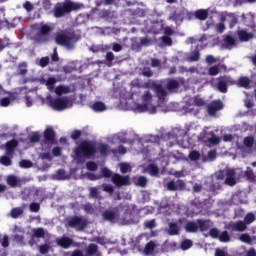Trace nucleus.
I'll return each instance as SVG.
<instances>
[{"instance_id": "obj_1", "label": "nucleus", "mask_w": 256, "mask_h": 256, "mask_svg": "<svg viewBox=\"0 0 256 256\" xmlns=\"http://www.w3.org/2000/svg\"><path fill=\"white\" fill-rule=\"evenodd\" d=\"M141 101L143 102L142 104L134 103L131 106L134 113H157V108L151 104L153 103V94H151V92H144L141 96Z\"/></svg>"}, {"instance_id": "obj_2", "label": "nucleus", "mask_w": 256, "mask_h": 256, "mask_svg": "<svg viewBox=\"0 0 256 256\" xmlns=\"http://www.w3.org/2000/svg\"><path fill=\"white\" fill-rule=\"evenodd\" d=\"M75 156L74 159L77 163H81V157H93L97 153V148L93 142L84 141L79 147L74 150Z\"/></svg>"}, {"instance_id": "obj_3", "label": "nucleus", "mask_w": 256, "mask_h": 256, "mask_svg": "<svg viewBox=\"0 0 256 256\" xmlns=\"http://www.w3.org/2000/svg\"><path fill=\"white\" fill-rule=\"evenodd\" d=\"M46 102L54 111H65V109H71V107H73V100L69 97L53 99V97L49 95L46 97Z\"/></svg>"}, {"instance_id": "obj_4", "label": "nucleus", "mask_w": 256, "mask_h": 256, "mask_svg": "<svg viewBox=\"0 0 256 256\" xmlns=\"http://www.w3.org/2000/svg\"><path fill=\"white\" fill-rule=\"evenodd\" d=\"M81 39V36L75 34L67 35L65 33H58L55 37V43L57 45H62L68 51H73L75 49V43Z\"/></svg>"}, {"instance_id": "obj_5", "label": "nucleus", "mask_w": 256, "mask_h": 256, "mask_svg": "<svg viewBox=\"0 0 256 256\" xmlns=\"http://www.w3.org/2000/svg\"><path fill=\"white\" fill-rule=\"evenodd\" d=\"M80 7H82L81 4L71 1L59 3L54 8V17H56L57 19H59L60 17H65V15L71 13V11L79 10Z\"/></svg>"}, {"instance_id": "obj_6", "label": "nucleus", "mask_w": 256, "mask_h": 256, "mask_svg": "<svg viewBox=\"0 0 256 256\" xmlns=\"http://www.w3.org/2000/svg\"><path fill=\"white\" fill-rule=\"evenodd\" d=\"M207 102L200 96H194L186 101V105L183 107L185 113H191V115H199V109L205 107Z\"/></svg>"}, {"instance_id": "obj_7", "label": "nucleus", "mask_w": 256, "mask_h": 256, "mask_svg": "<svg viewBox=\"0 0 256 256\" xmlns=\"http://www.w3.org/2000/svg\"><path fill=\"white\" fill-rule=\"evenodd\" d=\"M216 181H224L225 185H237V173L233 168H225L216 172Z\"/></svg>"}, {"instance_id": "obj_8", "label": "nucleus", "mask_w": 256, "mask_h": 256, "mask_svg": "<svg viewBox=\"0 0 256 256\" xmlns=\"http://www.w3.org/2000/svg\"><path fill=\"white\" fill-rule=\"evenodd\" d=\"M207 41L206 36H202L199 40H196L195 38L191 37L186 40L187 45H191L193 43H198L195 51L191 52L187 55L186 61H189L190 63H194L195 61H199L201 54L199 53V49H203L204 47H207ZM199 43H205L203 46H199Z\"/></svg>"}, {"instance_id": "obj_9", "label": "nucleus", "mask_w": 256, "mask_h": 256, "mask_svg": "<svg viewBox=\"0 0 256 256\" xmlns=\"http://www.w3.org/2000/svg\"><path fill=\"white\" fill-rule=\"evenodd\" d=\"M56 83H57V78L55 77L48 78V80L46 81L47 89L50 90L51 92L54 91V93L58 95V97H61V95H69V93H71V88L69 86L60 85L55 88Z\"/></svg>"}, {"instance_id": "obj_10", "label": "nucleus", "mask_w": 256, "mask_h": 256, "mask_svg": "<svg viewBox=\"0 0 256 256\" xmlns=\"http://www.w3.org/2000/svg\"><path fill=\"white\" fill-rule=\"evenodd\" d=\"M214 86L220 93H227V87L231 85H237V81L233 80L231 76H220L216 78Z\"/></svg>"}, {"instance_id": "obj_11", "label": "nucleus", "mask_w": 256, "mask_h": 256, "mask_svg": "<svg viewBox=\"0 0 256 256\" xmlns=\"http://www.w3.org/2000/svg\"><path fill=\"white\" fill-rule=\"evenodd\" d=\"M134 84L137 85V87H144V89H152L156 92V95L160 101H163L165 97H167V92L165 91V88L163 86L156 84L155 82L149 80L145 84L141 85L134 81Z\"/></svg>"}, {"instance_id": "obj_12", "label": "nucleus", "mask_w": 256, "mask_h": 256, "mask_svg": "<svg viewBox=\"0 0 256 256\" xmlns=\"http://www.w3.org/2000/svg\"><path fill=\"white\" fill-rule=\"evenodd\" d=\"M66 227H71L72 229H76V231H83L87 227V219L79 216L70 217L67 220Z\"/></svg>"}, {"instance_id": "obj_13", "label": "nucleus", "mask_w": 256, "mask_h": 256, "mask_svg": "<svg viewBox=\"0 0 256 256\" xmlns=\"http://www.w3.org/2000/svg\"><path fill=\"white\" fill-rule=\"evenodd\" d=\"M103 219L106 221H110V223H121V225H129L131 221L122 219L120 214L117 212H113L111 210H107L102 214Z\"/></svg>"}, {"instance_id": "obj_14", "label": "nucleus", "mask_w": 256, "mask_h": 256, "mask_svg": "<svg viewBox=\"0 0 256 256\" xmlns=\"http://www.w3.org/2000/svg\"><path fill=\"white\" fill-rule=\"evenodd\" d=\"M46 231L43 228H34L32 230V236L29 240V245L31 247H34V245H37V239H45Z\"/></svg>"}, {"instance_id": "obj_15", "label": "nucleus", "mask_w": 256, "mask_h": 256, "mask_svg": "<svg viewBox=\"0 0 256 256\" xmlns=\"http://www.w3.org/2000/svg\"><path fill=\"white\" fill-rule=\"evenodd\" d=\"M15 99L13 97V93L7 92L0 86V105L1 107H9L11 105V101Z\"/></svg>"}, {"instance_id": "obj_16", "label": "nucleus", "mask_w": 256, "mask_h": 256, "mask_svg": "<svg viewBox=\"0 0 256 256\" xmlns=\"http://www.w3.org/2000/svg\"><path fill=\"white\" fill-rule=\"evenodd\" d=\"M220 21H222V23H225V21H227L229 23L230 29H233V27H235V25H237L238 23V20L235 14L227 13V12H223L220 14Z\"/></svg>"}, {"instance_id": "obj_17", "label": "nucleus", "mask_w": 256, "mask_h": 256, "mask_svg": "<svg viewBox=\"0 0 256 256\" xmlns=\"http://www.w3.org/2000/svg\"><path fill=\"white\" fill-rule=\"evenodd\" d=\"M51 31V26L47 25V24H42L40 26V31L37 34V36L34 37V40L36 41V43H43L46 41L45 39V35H49Z\"/></svg>"}, {"instance_id": "obj_18", "label": "nucleus", "mask_w": 256, "mask_h": 256, "mask_svg": "<svg viewBox=\"0 0 256 256\" xmlns=\"http://www.w3.org/2000/svg\"><path fill=\"white\" fill-rule=\"evenodd\" d=\"M168 191H183L185 189V182L183 180L177 179L166 183Z\"/></svg>"}, {"instance_id": "obj_19", "label": "nucleus", "mask_w": 256, "mask_h": 256, "mask_svg": "<svg viewBox=\"0 0 256 256\" xmlns=\"http://www.w3.org/2000/svg\"><path fill=\"white\" fill-rule=\"evenodd\" d=\"M108 142L112 143V145H116L117 143H127V133L119 132L108 137Z\"/></svg>"}, {"instance_id": "obj_20", "label": "nucleus", "mask_w": 256, "mask_h": 256, "mask_svg": "<svg viewBox=\"0 0 256 256\" xmlns=\"http://www.w3.org/2000/svg\"><path fill=\"white\" fill-rule=\"evenodd\" d=\"M181 232V220L168 223L166 233L170 236L178 235Z\"/></svg>"}, {"instance_id": "obj_21", "label": "nucleus", "mask_w": 256, "mask_h": 256, "mask_svg": "<svg viewBox=\"0 0 256 256\" xmlns=\"http://www.w3.org/2000/svg\"><path fill=\"white\" fill-rule=\"evenodd\" d=\"M227 229L243 233V231H247V224L244 221L230 222L227 225Z\"/></svg>"}, {"instance_id": "obj_22", "label": "nucleus", "mask_w": 256, "mask_h": 256, "mask_svg": "<svg viewBox=\"0 0 256 256\" xmlns=\"http://www.w3.org/2000/svg\"><path fill=\"white\" fill-rule=\"evenodd\" d=\"M112 183L117 187H123L129 185V176H121L120 174H114L112 176Z\"/></svg>"}, {"instance_id": "obj_23", "label": "nucleus", "mask_w": 256, "mask_h": 256, "mask_svg": "<svg viewBox=\"0 0 256 256\" xmlns=\"http://www.w3.org/2000/svg\"><path fill=\"white\" fill-rule=\"evenodd\" d=\"M221 109H223V102L220 100L212 101L208 105V114L213 116L215 113H217V111H221Z\"/></svg>"}, {"instance_id": "obj_24", "label": "nucleus", "mask_w": 256, "mask_h": 256, "mask_svg": "<svg viewBox=\"0 0 256 256\" xmlns=\"http://www.w3.org/2000/svg\"><path fill=\"white\" fill-rule=\"evenodd\" d=\"M221 71H227V66L225 64H217L208 68V75L215 77L221 73Z\"/></svg>"}, {"instance_id": "obj_25", "label": "nucleus", "mask_w": 256, "mask_h": 256, "mask_svg": "<svg viewBox=\"0 0 256 256\" xmlns=\"http://www.w3.org/2000/svg\"><path fill=\"white\" fill-rule=\"evenodd\" d=\"M177 250V243L176 242H169L165 241L161 245V253H171V251H176Z\"/></svg>"}, {"instance_id": "obj_26", "label": "nucleus", "mask_w": 256, "mask_h": 256, "mask_svg": "<svg viewBox=\"0 0 256 256\" xmlns=\"http://www.w3.org/2000/svg\"><path fill=\"white\" fill-rule=\"evenodd\" d=\"M56 243L63 249H69V247L73 245V239L64 236L62 238L57 239Z\"/></svg>"}, {"instance_id": "obj_27", "label": "nucleus", "mask_w": 256, "mask_h": 256, "mask_svg": "<svg viewBox=\"0 0 256 256\" xmlns=\"http://www.w3.org/2000/svg\"><path fill=\"white\" fill-rule=\"evenodd\" d=\"M238 38L240 39V41L242 42H247V41H251V39H253V37H255V35L251 32H247L246 30H240L237 32Z\"/></svg>"}, {"instance_id": "obj_28", "label": "nucleus", "mask_w": 256, "mask_h": 256, "mask_svg": "<svg viewBox=\"0 0 256 256\" xmlns=\"http://www.w3.org/2000/svg\"><path fill=\"white\" fill-rule=\"evenodd\" d=\"M205 138L211 145H219V143L221 142V138L215 136V133H213V131L205 132Z\"/></svg>"}, {"instance_id": "obj_29", "label": "nucleus", "mask_w": 256, "mask_h": 256, "mask_svg": "<svg viewBox=\"0 0 256 256\" xmlns=\"http://www.w3.org/2000/svg\"><path fill=\"white\" fill-rule=\"evenodd\" d=\"M155 249H157V243H155L154 241H150L146 244L143 253L144 255H155Z\"/></svg>"}, {"instance_id": "obj_30", "label": "nucleus", "mask_w": 256, "mask_h": 256, "mask_svg": "<svg viewBox=\"0 0 256 256\" xmlns=\"http://www.w3.org/2000/svg\"><path fill=\"white\" fill-rule=\"evenodd\" d=\"M185 231H186V233H197V231H199L198 220L196 222H188L185 225Z\"/></svg>"}, {"instance_id": "obj_31", "label": "nucleus", "mask_w": 256, "mask_h": 256, "mask_svg": "<svg viewBox=\"0 0 256 256\" xmlns=\"http://www.w3.org/2000/svg\"><path fill=\"white\" fill-rule=\"evenodd\" d=\"M210 227H213L210 220H198V231H207Z\"/></svg>"}, {"instance_id": "obj_32", "label": "nucleus", "mask_w": 256, "mask_h": 256, "mask_svg": "<svg viewBox=\"0 0 256 256\" xmlns=\"http://www.w3.org/2000/svg\"><path fill=\"white\" fill-rule=\"evenodd\" d=\"M7 183L10 187H21V179L15 175L8 176Z\"/></svg>"}, {"instance_id": "obj_33", "label": "nucleus", "mask_w": 256, "mask_h": 256, "mask_svg": "<svg viewBox=\"0 0 256 256\" xmlns=\"http://www.w3.org/2000/svg\"><path fill=\"white\" fill-rule=\"evenodd\" d=\"M45 137V144L52 143V141L55 139V132L51 128H47L44 132Z\"/></svg>"}, {"instance_id": "obj_34", "label": "nucleus", "mask_w": 256, "mask_h": 256, "mask_svg": "<svg viewBox=\"0 0 256 256\" xmlns=\"http://www.w3.org/2000/svg\"><path fill=\"white\" fill-rule=\"evenodd\" d=\"M91 109L93 111H96V113H99L101 111H105L107 109V106H105V103L98 101L91 105Z\"/></svg>"}, {"instance_id": "obj_35", "label": "nucleus", "mask_w": 256, "mask_h": 256, "mask_svg": "<svg viewBox=\"0 0 256 256\" xmlns=\"http://www.w3.org/2000/svg\"><path fill=\"white\" fill-rule=\"evenodd\" d=\"M86 253L89 256H99V250L97 249V245L90 244L86 249Z\"/></svg>"}, {"instance_id": "obj_36", "label": "nucleus", "mask_w": 256, "mask_h": 256, "mask_svg": "<svg viewBox=\"0 0 256 256\" xmlns=\"http://www.w3.org/2000/svg\"><path fill=\"white\" fill-rule=\"evenodd\" d=\"M166 87H167V90L170 91V93H173V91H176V89H179V81L169 80Z\"/></svg>"}, {"instance_id": "obj_37", "label": "nucleus", "mask_w": 256, "mask_h": 256, "mask_svg": "<svg viewBox=\"0 0 256 256\" xmlns=\"http://www.w3.org/2000/svg\"><path fill=\"white\" fill-rule=\"evenodd\" d=\"M236 85H238V87L247 88L248 85H251V80L248 77L242 76L238 79Z\"/></svg>"}, {"instance_id": "obj_38", "label": "nucleus", "mask_w": 256, "mask_h": 256, "mask_svg": "<svg viewBox=\"0 0 256 256\" xmlns=\"http://www.w3.org/2000/svg\"><path fill=\"white\" fill-rule=\"evenodd\" d=\"M98 151L104 157H106V155H109V153H113V151L109 149V146L107 144H99Z\"/></svg>"}, {"instance_id": "obj_39", "label": "nucleus", "mask_w": 256, "mask_h": 256, "mask_svg": "<svg viewBox=\"0 0 256 256\" xmlns=\"http://www.w3.org/2000/svg\"><path fill=\"white\" fill-rule=\"evenodd\" d=\"M133 17H145L147 11L143 8H136L135 10H128Z\"/></svg>"}, {"instance_id": "obj_40", "label": "nucleus", "mask_w": 256, "mask_h": 256, "mask_svg": "<svg viewBox=\"0 0 256 256\" xmlns=\"http://www.w3.org/2000/svg\"><path fill=\"white\" fill-rule=\"evenodd\" d=\"M239 241L246 243L247 245H253V238H251V236L247 233L241 234L239 236Z\"/></svg>"}, {"instance_id": "obj_41", "label": "nucleus", "mask_w": 256, "mask_h": 256, "mask_svg": "<svg viewBox=\"0 0 256 256\" xmlns=\"http://www.w3.org/2000/svg\"><path fill=\"white\" fill-rule=\"evenodd\" d=\"M24 210L21 207L13 208L10 212V215L13 219H18V217H21Z\"/></svg>"}, {"instance_id": "obj_42", "label": "nucleus", "mask_w": 256, "mask_h": 256, "mask_svg": "<svg viewBox=\"0 0 256 256\" xmlns=\"http://www.w3.org/2000/svg\"><path fill=\"white\" fill-rule=\"evenodd\" d=\"M134 183L138 185V187H145V185H147V178H145V176L135 177Z\"/></svg>"}, {"instance_id": "obj_43", "label": "nucleus", "mask_w": 256, "mask_h": 256, "mask_svg": "<svg viewBox=\"0 0 256 256\" xmlns=\"http://www.w3.org/2000/svg\"><path fill=\"white\" fill-rule=\"evenodd\" d=\"M224 42L229 47H235V45H237V40L235 38H233V36H231V35H226L224 37Z\"/></svg>"}, {"instance_id": "obj_44", "label": "nucleus", "mask_w": 256, "mask_h": 256, "mask_svg": "<svg viewBox=\"0 0 256 256\" xmlns=\"http://www.w3.org/2000/svg\"><path fill=\"white\" fill-rule=\"evenodd\" d=\"M146 173H149V175L155 176L158 175L159 173V169L157 168V166H155L154 164H150L146 169H145Z\"/></svg>"}, {"instance_id": "obj_45", "label": "nucleus", "mask_w": 256, "mask_h": 256, "mask_svg": "<svg viewBox=\"0 0 256 256\" xmlns=\"http://www.w3.org/2000/svg\"><path fill=\"white\" fill-rule=\"evenodd\" d=\"M218 239L221 241V243H229V241H231V236L229 235V232L223 231L220 233Z\"/></svg>"}, {"instance_id": "obj_46", "label": "nucleus", "mask_w": 256, "mask_h": 256, "mask_svg": "<svg viewBox=\"0 0 256 256\" xmlns=\"http://www.w3.org/2000/svg\"><path fill=\"white\" fill-rule=\"evenodd\" d=\"M255 219H256L255 214L253 212H249L244 217V223L246 225H251V223L255 222Z\"/></svg>"}, {"instance_id": "obj_47", "label": "nucleus", "mask_w": 256, "mask_h": 256, "mask_svg": "<svg viewBox=\"0 0 256 256\" xmlns=\"http://www.w3.org/2000/svg\"><path fill=\"white\" fill-rule=\"evenodd\" d=\"M180 247H181L182 251H187V249H191L193 247V241L186 239L181 242Z\"/></svg>"}, {"instance_id": "obj_48", "label": "nucleus", "mask_w": 256, "mask_h": 256, "mask_svg": "<svg viewBox=\"0 0 256 256\" xmlns=\"http://www.w3.org/2000/svg\"><path fill=\"white\" fill-rule=\"evenodd\" d=\"M0 245L4 247V249L9 247V236L6 234H0Z\"/></svg>"}, {"instance_id": "obj_49", "label": "nucleus", "mask_w": 256, "mask_h": 256, "mask_svg": "<svg viewBox=\"0 0 256 256\" xmlns=\"http://www.w3.org/2000/svg\"><path fill=\"white\" fill-rule=\"evenodd\" d=\"M197 19H200L201 21H205V19H207L209 13L207 12V10H198L195 13Z\"/></svg>"}, {"instance_id": "obj_50", "label": "nucleus", "mask_w": 256, "mask_h": 256, "mask_svg": "<svg viewBox=\"0 0 256 256\" xmlns=\"http://www.w3.org/2000/svg\"><path fill=\"white\" fill-rule=\"evenodd\" d=\"M121 173H129L131 171V164L123 162L119 164Z\"/></svg>"}, {"instance_id": "obj_51", "label": "nucleus", "mask_w": 256, "mask_h": 256, "mask_svg": "<svg viewBox=\"0 0 256 256\" xmlns=\"http://www.w3.org/2000/svg\"><path fill=\"white\" fill-rule=\"evenodd\" d=\"M12 239L16 243H19V245H25V237H23V234H14Z\"/></svg>"}, {"instance_id": "obj_52", "label": "nucleus", "mask_w": 256, "mask_h": 256, "mask_svg": "<svg viewBox=\"0 0 256 256\" xmlns=\"http://www.w3.org/2000/svg\"><path fill=\"white\" fill-rule=\"evenodd\" d=\"M15 147H17V141L12 140L6 144V151H8V153H13Z\"/></svg>"}, {"instance_id": "obj_53", "label": "nucleus", "mask_w": 256, "mask_h": 256, "mask_svg": "<svg viewBox=\"0 0 256 256\" xmlns=\"http://www.w3.org/2000/svg\"><path fill=\"white\" fill-rule=\"evenodd\" d=\"M253 143H255V138L253 136H247L244 138V145L245 147H248V149H251L253 147Z\"/></svg>"}, {"instance_id": "obj_54", "label": "nucleus", "mask_w": 256, "mask_h": 256, "mask_svg": "<svg viewBox=\"0 0 256 256\" xmlns=\"http://www.w3.org/2000/svg\"><path fill=\"white\" fill-rule=\"evenodd\" d=\"M55 178L58 179V181H63L67 179V173L65 172V170H58L56 172Z\"/></svg>"}, {"instance_id": "obj_55", "label": "nucleus", "mask_w": 256, "mask_h": 256, "mask_svg": "<svg viewBox=\"0 0 256 256\" xmlns=\"http://www.w3.org/2000/svg\"><path fill=\"white\" fill-rule=\"evenodd\" d=\"M200 158L201 154L198 151L193 150L189 153V159L191 161H199Z\"/></svg>"}, {"instance_id": "obj_56", "label": "nucleus", "mask_w": 256, "mask_h": 256, "mask_svg": "<svg viewBox=\"0 0 256 256\" xmlns=\"http://www.w3.org/2000/svg\"><path fill=\"white\" fill-rule=\"evenodd\" d=\"M19 166L22 169H30V167H33V162H31L29 160H21L19 163Z\"/></svg>"}, {"instance_id": "obj_57", "label": "nucleus", "mask_w": 256, "mask_h": 256, "mask_svg": "<svg viewBox=\"0 0 256 256\" xmlns=\"http://www.w3.org/2000/svg\"><path fill=\"white\" fill-rule=\"evenodd\" d=\"M18 71L20 75H27V63H20L18 66Z\"/></svg>"}, {"instance_id": "obj_58", "label": "nucleus", "mask_w": 256, "mask_h": 256, "mask_svg": "<svg viewBox=\"0 0 256 256\" xmlns=\"http://www.w3.org/2000/svg\"><path fill=\"white\" fill-rule=\"evenodd\" d=\"M245 177L248 179V181H255V173H253V170L251 168H248L245 171Z\"/></svg>"}, {"instance_id": "obj_59", "label": "nucleus", "mask_w": 256, "mask_h": 256, "mask_svg": "<svg viewBox=\"0 0 256 256\" xmlns=\"http://www.w3.org/2000/svg\"><path fill=\"white\" fill-rule=\"evenodd\" d=\"M144 227H146V229H155V227H157V223L155 222V219L148 220L144 222Z\"/></svg>"}, {"instance_id": "obj_60", "label": "nucleus", "mask_w": 256, "mask_h": 256, "mask_svg": "<svg viewBox=\"0 0 256 256\" xmlns=\"http://www.w3.org/2000/svg\"><path fill=\"white\" fill-rule=\"evenodd\" d=\"M101 188L103 191H105V193H109L110 195L113 193V191H115L113 185L111 184H102Z\"/></svg>"}, {"instance_id": "obj_61", "label": "nucleus", "mask_w": 256, "mask_h": 256, "mask_svg": "<svg viewBox=\"0 0 256 256\" xmlns=\"http://www.w3.org/2000/svg\"><path fill=\"white\" fill-rule=\"evenodd\" d=\"M89 193L90 197H93V199H99V190L96 187H91Z\"/></svg>"}, {"instance_id": "obj_62", "label": "nucleus", "mask_w": 256, "mask_h": 256, "mask_svg": "<svg viewBox=\"0 0 256 256\" xmlns=\"http://www.w3.org/2000/svg\"><path fill=\"white\" fill-rule=\"evenodd\" d=\"M0 163L5 167H9V165H11V158H9L8 156H2L0 158Z\"/></svg>"}, {"instance_id": "obj_63", "label": "nucleus", "mask_w": 256, "mask_h": 256, "mask_svg": "<svg viewBox=\"0 0 256 256\" xmlns=\"http://www.w3.org/2000/svg\"><path fill=\"white\" fill-rule=\"evenodd\" d=\"M101 173L102 175L100 177H105L106 179H109L113 175L111 170H109L108 168H102Z\"/></svg>"}, {"instance_id": "obj_64", "label": "nucleus", "mask_w": 256, "mask_h": 256, "mask_svg": "<svg viewBox=\"0 0 256 256\" xmlns=\"http://www.w3.org/2000/svg\"><path fill=\"white\" fill-rule=\"evenodd\" d=\"M37 64L40 66V67H47V65H49V57H43L41 58Z\"/></svg>"}]
</instances>
